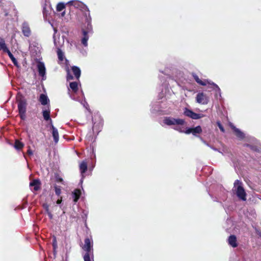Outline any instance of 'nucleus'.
<instances>
[{"label": "nucleus", "instance_id": "1", "mask_svg": "<svg viewBox=\"0 0 261 261\" xmlns=\"http://www.w3.org/2000/svg\"><path fill=\"white\" fill-rule=\"evenodd\" d=\"M85 24L82 28L81 43L84 46L87 47L89 36L93 33L90 15H87L85 14Z\"/></svg>", "mask_w": 261, "mask_h": 261}, {"label": "nucleus", "instance_id": "2", "mask_svg": "<svg viewBox=\"0 0 261 261\" xmlns=\"http://www.w3.org/2000/svg\"><path fill=\"white\" fill-rule=\"evenodd\" d=\"M83 247V249L86 251L83 256L84 261H94L92 242L89 238H87L85 239Z\"/></svg>", "mask_w": 261, "mask_h": 261}, {"label": "nucleus", "instance_id": "3", "mask_svg": "<svg viewBox=\"0 0 261 261\" xmlns=\"http://www.w3.org/2000/svg\"><path fill=\"white\" fill-rule=\"evenodd\" d=\"M164 124L172 126L174 129V127H179L185 124V120L183 119L175 118L171 116L165 117L163 120Z\"/></svg>", "mask_w": 261, "mask_h": 261}, {"label": "nucleus", "instance_id": "4", "mask_svg": "<svg viewBox=\"0 0 261 261\" xmlns=\"http://www.w3.org/2000/svg\"><path fill=\"white\" fill-rule=\"evenodd\" d=\"M233 190L235 191L237 197L242 201L246 200V193L243 187V183L237 179L233 184Z\"/></svg>", "mask_w": 261, "mask_h": 261}, {"label": "nucleus", "instance_id": "5", "mask_svg": "<svg viewBox=\"0 0 261 261\" xmlns=\"http://www.w3.org/2000/svg\"><path fill=\"white\" fill-rule=\"evenodd\" d=\"M92 122L93 133L97 135L103 126V120L100 115L98 114H95L92 117Z\"/></svg>", "mask_w": 261, "mask_h": 261}, {"label": "nucleus", "instance_id": "6", "mask_svg": "<svg viewBox=\"0 0 261 261\" xmlns=\"http://www.w3.org/2000/svg\"><path fill=\"white\" fill-rule=\"evenodd\" d=\"M67 5L71 6L74 7L75 8L79 9L81 11L84 12V15L85 17V14L87 15L90 14V11L87 6L82 2L78 0H71L66 3Z\"/></svg>", "mask_w": 261, "mask_h": 261}, {"label": "nucleus", "instance_id": "7", "mask_svg": "<svg viewBox=\"0 0 261 261\" xmlns=\"http://www.w3.org/2000/svg\"><path fill=\"white\" fill-rule=\"evenodd\" d=\"M174 129L177 130L181 133H185L186 134H192L195 137H199L200 139V137L198 136L199 134L202 133L201 127L199 125L194 127H187L185 130H183L180 127H176L174 128Z\"/></svg>", "mask_w": 261, "mask_h": 261}, {"label": "nucleus", "instance_id": "8", "mask_svg": "<svg viewBox=\"0 0 261 261\" xmlns=\"http://www.w3.org/2000/svg\"><path fill=\"white\" fill-rule=\"evenodd\" d=\"M17 102L20 117L22 120H24L26 118L25 113L27 105V100L24 97H21L17 99Z\"/></svg>", "mask_w": 261, "mask_h": 261}, {"label": "nucleus", "instance_id": "9", "mask_svg": "<svg viewBox=\"0 0 261 261\" xmlns=\"http://www.w3.org/2000/svg\"><path fill=\"white\" fill-rule=\"evenodd\" d=\"M184 114L186 116L195 120L200 119L204 116V115L202 114L196 113L191 110H190L187 108H185L184 109Z\"/></svg>", "mask_w": 261, "mask_h": 261}, {"label": "nucleus", "instance_id": "10", "mask_svg": "<svg viewBox=\"0 0 261 261\" xmlns=\"http://www.w3.org/2000/svg\"><path fill=\"white\" fill-rule=\"evenodd\" d=\"M208 84H209V88L212 89L215 92V97L217 99H220L222 98L221 91L219 86L210 81H207Z\"/></svg>", "mask_w": 261, "mask_h": 261}, {"label": "nucleus", "instance_id": "11", "mask_svg": "<svg viewBox=\"0 0 261 261\" xmlns=\"http://www.w3.org/2000/svg\"><path fill=\"white\" fill-rule=\"evenodd\" d=\"M37 68L39 75L42 77V80H45L46 76V68L44 63L42 62L38 61L37 63Z\"/></svg>", "mask_w": 261, "mask_h": 261}, {"label": "nucleus", "instance_id": "12", "mask_svg": "<svg viewBox=\"0 0 261 261\" xmlns=\"http://www.w3.org/2000/svg\"><path fill=\"white\" fill-rule=\"evenodd\" d=\"M196 102L202 105H206L208 102V98L202 92L198 93L196 97Z\"/></svg>", "mask_w": 261, "mask_h": 261}, {"label": "nucleus", "instance_id": "13", "mask_svg": "<svg viewBox=\"0 0 261 261\" xmlns=\"http://www.w3.org/2000/svg\"><path fill=\"white\" fill-rule=\"evenodd\" d=\"M21 31L23 35L27 37H29L31 35V31L29 23L24 21L22 23L21 25Z\"/></svg>", "mask_w": 261, "mask_h": 261}, {"label": "nucleus", "instance_id": "14", "mask_svg": "<svg viewBox=\"0 0 261 261\" xmlns=\"http://www.w3.org/2000/svg\"><path fill=\"white\" fill-rule=\"evenodd\" d=\"M230 126L231 128L233 129L236 136L239 140H242L245 138V134L240 129L237 128L232 124H231Z\"/></svg>", "mask_w": 261, "mask_h": 261}, {"label": "nucleus", "instance_id": "15", "mask_svg": "<svg viewBox=\"0 0 261 261\" xmlns=\"http://www.w3.org/2000/svg\"><path fill=\"white\" fill-rule=\"evenodd\" d=\"M160 71L163 74H164V75L165 76H163L162 75H160L159 79L161 82H162V86L163 87L165 88V92L166 93L167 90H169L168 88V84L166 83V79L167 78L168 76V74L166 72H164L163 71L160 70Z\"/></svg>", "mask_w": 261, "mask_h": 261}, {"label": "nucleus", "instance_id": "16", "mask_svg": "<svg viewBox=\"0 0 261 261\" xmlns=\"http://www.w3.org/2000/svg\"><path fill=\"white\" fill-rule=\"evenodd\" d=\"M228 244L233 248H236L238 246L237 237L235 235H230L227 240Z\"/></svg>", "mask_w": 261, "mask_h": 261}, {"label": "nucleus", "instance_id": "17", "mask_svg": "<svg viewBox=\"0 0 261 261\" xmlns=\"http://www.w3.org/2000/svg\"><path fill=\"white\" fill-rule=\"evenodd\" d=\"M50 127L52 129L51 134L54 138V141L55 143L56 144L58 142L59 138L58 130L57 128H56L53 124H50Z\"/></svg>", "mask_w": 261, "mask_h": 261}, {"label": "nucleus", "instance_id": "18", "mask_svg": "<svg viewBox=\"0 0 261 261\" xmlns=\"http://www.w3.org/2000/svg\"><path fill=\"white\" fill-rule=\"evenodd\" d=\"M54 44L57 47V55H58V58L60 61H63L64 60V53L62 51V50L60 48H59V47H58V46L57 45V42H56V39L55 38V36H54Z\"/></svg>", "mask_w": 261, "mask_h": 261}, {"label": "nucleus", "instance_id": "19", "mask_svg": "<svg viewBox=\"0 0 261 261\" xmlns=\"http://www.w3.org/2000/svg\"><path fill=\"white\" fill-rule=\"evenodd\" d=\"M71 70L77 80H79L81 76V71L80 68L76 66H73L71 67Z\"/></svg>", "mask_w": 261, "mask_h": 261}, {"label": "nucleus", "instance_id": "20", "mask_svg": "<svg viewBox=\"0 0 261 261\" xmlns=\"http://www.w3.org/2000/svg\"><path fill=\"white\" fill-rule=\"evenodd\" d=\"M42 115L45 120H49L50 121V124H53L52 120L50 117V110L49 108H48V109L43 110L42 111Z\"/></svg>", "mask_w": 261, "mask_h": 261}, {"label": "nucleus", "instance_id": "21", "mask_svg": "<svg viewBox=\"0 0 261 261\" xmlns=\"http://www.w3.org/2000/svg\"><path fill=\"white\" fill-rule=\"evenodd\" d=\"M49 99L46 95H45L44 94H40V98H39V101L40 102L41 105H42L43 106L46 105L48 103V102H49Z\"/></svg>", "mask_w": 261, "mask_h": 261}, {"label": "nucleus", "instance_id": "22", "mask_svg": "<svg viewBox=\"0 0 261 261\" xmlns=\"http://www.w3.org/2000/svg\"><path fill=\"white\" fill-rule=\"evenodd\" d=\"M81 192L79 189H75L72 193L73 201L76 202L78 201L80 197Z\"/></svg>", "mask_w": 261, "mask_h": 261}, {"label": "nucleus", "instance_id": "23", "mask_svg": "<svg viewBox=\"0 0 261 261\" xmlns=\"http://www.w3.org/2000/svg\"><path fill=\"white\" fill-rule=\"evenodd\" d=\"M193 76L194 77V79L195 80V81L200 85L205 86V85H206L207 84H208V83L207 82V81H208L207 80H204L203 81L201 80L199 78L198 76L197 75H196V74H193Z\"/></svg>", "mask_w": 261, "mask_h": 261}, {"label": "nucleus", "instance_id": "24", "mask_svg": "<svg viewBox=\"0 0 261 261\" xmlns=\"http://www.w3.org/2000/svg\"><path fill=\"white\" fill-rule=\"evenodd\" d=\"M40 181L38 179H35L30 183V187H33L35 191H38L39 189Z\"/></svg>", "mask_w": 261, "mask_h": 261}, {"label": "nucleus", "instance_id": "25", "mask_svg": "<svg viewBox=\"0 0 261 261\" xmlns=\"http://www.w3.org/2000/svg\"><path fill=\"white\" fill-rule=\"evenodd\" d=\"M1 49H2L5 53L9 50L6 44L4 39L1 37H0V50Z\"/></svg>", "mask_w": 261, "mask_h": 261}, {"label": "nucleus", "instance_id": "26", "mask_svg": "<svg viewBox=\"0 0 261 261\" xmlns=\"http://www.w3.org/2000/svg\"><path fill=\"white\" fill-rule=\"evenodd\" d=\"M80 169L82 174H83L87 170V164L85 161H83L80 165ZM83 176V175H82Z\"/></svg>", "mask_w": 261, "mask_h": 261}, {"label": "nucleus", "instance_id": "27", "mask_svg": "<svg viewBox=\"0 0 261 261\" xmlns=\"http://www.w3.org/2000/svg\"><path fill=\"white\" fill-rule=\"evenodd\" d=\"M69 86L70 89L74 93H76L78 90V84L76 82H70L69 84Z\"/></svg>", "mask_w": 261, "mask_h": 261}, {"label": "nucleus", "instance_id": "28", "mask_svg": "<svg viewBox=\"0 0 261 261\" xmlns=\"http://www.w3.org/2000/svg\"><path fill=\"white\" fill-rule=\"evenodd\" d=\"M5 53H7L9 56V57H10V58L11 59V61H12L13 63L15 65H17V60L15 59V58L14 57V56L13 55V54L11 53V51H10V50L9 49L8 50H7V51H6Z\"/></svg>", "mask_w": 261, "mask_h": 261}, {"label": "nucleus", "instance_id": "29", "mask_svg": "<svg viewBox=\"0 0 261 261\" xmlns=\"http://www.w3.org/2000/svg\"><path fill=\"white\" fill-rule=\"evenodd\" d=\"M23 146L24 144L22 142L17 140L15 142L14 147L16 150H20L23 147Z\"/></svg>", "mask_w": 261, "mask_h": 261}, {"label": "nucleus", "instance_id": "30", "mask_svg": "<svg viewBox=\"0 0 261 261\" xmlns=\"http://www.w3.org/2000/svg\"><path fill=\"white\" fill-rule=\"evenodd\" d=\"M65 8V5L64 3H59L57 5L56 10L58 12L63 11Z\"/></svg>", "mask_w": 261, "mask_h": 261}, {"label": "nucleus", "instance_id": "31", "mask_svg": "<svg viewBox=\"0 0 261 261\" xmlns=\"http://www.w3.org/2000/svg\"><path fill=\"white\" fill-rule=\"evenodd\" d=\"M55 179L57 182H60L63 185H65L63 178L58 173H56L55 175Z\"/></svg>", "mask_w": 261, "mask_h": 261}, {"label": "nucleus", "instance_id": "32", "mask_svg": "<svg viewBox=\"0 0 261 261\" xmlns=\"http://www.w3.org/2000/svg\"><path fill=\"white\" fill-rule=\"evenodd\" d=\"M200 140L204 144H205L206 146H207L209 147H210L213 150H214L215 151H218V152H219L222 153V152L221 151H220L217 148H215V147H213L212 146H211L209 144L206 143V142L205 141H204L202 138H200Z\"/></svg>", "mask_w": 261, "mask_h": 261}, {"label": "nucleus", "instance_id": "33", "mask_svg": "<svg viewBox=\"0 0 261 261\" xmlns=\"http://www.w3.org/2000/svg\"><path fill=\"white\" fill-rule=\"evenodd\" d=\"M160 107H159V102H156V107L154 108L152 107L150 110L152 113H155V112L160 111Z\"/></svg>", "mask_w": 261, "mask_h": 261}, {"label": "nucleus", "instance_id": "34", "mask_svg": "<svg viewBox=\"0 0 261 261\" xmlns=\"http://www.w3.org/2000/svg\"><path fill=\"white\" fill-rule=\"evenodd\" d=\"M88 212L86 210H83L82 215V218L83 220L85 221V223H86L87 217H88Z\"/></svg>", "mask_w": 261, "mask_h": 261}, {"label": "nucleus", "instance_id": "35", "mask_svg": "<svg viewBox=\"0 0 261 261\" xmlns=\"http://www.w3.org/2000/svg\"><path fill=\"white\" fill-rule=\"evenodd\" d=\"M247 146H248L251 150H252L254 151H256V152L259 151V148L256 145L247 144Z\"/></svg>", "mask_w": 261, "mask_h": 261}, {"label": "nucleus", "instance_id": "36", "mask_svg": "<svg viewBox=\"0 0 261 261\" xmlns=\"http://www.w3.org/2000/svg\"><path fill=\"white\" fill-rule=\"evenodd\" d=\"M79 102L83 106V107L84 108H85L87 110H89V105L86 102L85 97H84V99L83 100H80Z\"/></svg>", "mask_w": 261, "mask_h": 261}, {"label": "nucleus", "instance_id": "37", "mask_svg": "<svg viewBox=\"0 0 261 261\" xmlns=\"http://www.w3.org/2000/svg\"><path fill=\"white\" fill-rule=\"evenodd\" d=\"M55 193L57 196H59L61 193V190L59 186L55 185L54 186Z\"/></svg>", "mask_w": 261, "mask_h": 261}, {"label": "nucleus", "instance_id": "38", "mask_svg": "<svg viewBox=\"0 0 261 261\" xmlns=\"http://www.w3.org/2000/svg\"><path fill=\"white\" fill-rule=\"evenodd\" d=\"M66 79L67 81L72 80L73 79V76L72 75V74L70 73L69 70H67V76Z\"/></svg>", "mask_w": 261, "mask_h": 261}, {"label": "nucleus", "instance_id": "39", "mask_svg": "<svg viewBox=\"0 0 261 261\" xmlns=\"http://www.w3.org/2000/svg\"><path fill=\"white\" fill-rule=\"evenodd\" d=\"M53 247L54 251L57 248V240H56V237H54V239H53Z\"/></svg>", "mask_w": 261, "mask_h": 261}, {"label": "nucleus", "instance_id": "40", "mask_svg": "<svg viewBox=\"0 0 261 261\" xmlns=\"http://www.w3.org/2000/svg\"><path fill=\"white\" fill-rule=\"evenodd\" d=\"M217 125L220 130L222 132H224V128L220 122H217Z\"/></svg>", "mask_w": 261, "mask_h": 261}, {"label": "nucleus", "instance_id": "41", "mask_svg": "<svg viewBox=\"0 0 261 261\" xmlns=\"http://www.w3.org/2000/svg\"><path fill=\"white\" fill-rule=\"evenodd\" d=\"M43 208L45 209V212L48 213V212H50L49 210V206L47 203H44L43 205Z\"/></svg>", "mask_w": 261, "mask_h": 261}, {"label": "nucleus", "instance_id": "42", "mask_svg": "<svg viewBox=\"0 0 261 261\" xmlns=\"http://www.w3.org/2000/svg\"><path fill=\"white\" fill-rule=\"evenodd\" d=\"M70 97H71V98L72 99H73L74 100L80 101V99L79 98H77V97H76L74 94L70 95Z\"/></svg>", "mask_w": 261, "mask_h": 261}, {"label": "nucleus", "instance_id": "43", "mask_svg": "<svg viewBox=\"0 0 261 261\" xmlns=\"http://www.w3.org/2000/svg\"><path fill=\"white\" fill-rule=\"evenodd\" d=\"M164 96L166 97V94H164V91H163V90H162L161 93L160 94V97L161 99H162L164 98Z\"/></svg>", "mask_w": 261, "mask_h": 261}, {"label": "nucleus", "instance_id": "44", "mask_svg": "<svg viewBox=\"0 0 261 261\" xmlns=\"http://www.w3.org/2000/svg\"><path fill=\"white\" fill-rule=\"evenodd\" d=\"M27 153L29 155H32L33 154V152L32 150L31 149L30 147H29Z\"/></svg>", "mask_w": 261, "mask_h": 261}, {"label": "nucleus", "instance_id": "45", "mask_svg": "<svg viewBox=\"0 0 261 261\" xmlns=\"http://www.w3.org/2000/svg\"><path fill=\"white\" fill-rule=\"evenodd\" d=\"M47 215L49 217V219H52L53 218V215H52L51 212H48V213H47Z\"/></svg>", "mask_w": 261, "mask_h": 261}, {"label": "nucleus", "instance_id": "46", "mask_svg": "<svg viewBox=\"0 0 261 261\" xmlns=\"http://www.w3.org/2000/svg\"><path fill=\"white\" fill-rule=\"evenodd\" d=\"M62 202V199H58L57 201V204H60Z\"/></svg>", "mask_w": 261, "mask_h": 261}, {"label": "nucleus", "instance_id": "47", "mask_svg": "<svg viewBox=\"0 0 261 261\" xmlns=\"http://www.w3.org/2000/svg\"><path fill=\"white\" fill-rule=\"evenodd\" d=\"M65 14V11H63V12H62L61 13V16H62V17L64 16Z\"/></svg>", "mask_w": 261, "mask_h": 261}, {"label": "nucleus", "instance_id": "48", "mask_svg": "<svg viewBox=\"0 0 261 261\" xmlns=\"http://www.w3.org/2000/svg\"><path fill=\"white\" fill-rule=\"evenodd\" d=\"M251 139L252 141H256V140L254 138H251Z\"/></svg>", "mask_w": 261, "mask_h": 261}, {"label": "nucleus", "instance_id": "49", "mask_svg": "<svg viewBox=\"0 0 261 261\" xmlns=\"http://www.w3.org/2000/svg\"><path fill=\"white\" fill-rule=\"evenodd\" d=\"M81 93H82V96H83V97H84V92H83V91L82 90L81 91Z\"/></svg>", "mask_w": 261, "mask_h": 261}, {"label": "nucleus", "instance_id": "50", "mask_svg": "<svg viewBox=\"0 0 261 261\" xmlns=\"http://www.w3.org/2000/svg\"><path fill=\"white\" fill-rule=\"evenodd\" d=\"M259 237H260V238H261V233H260L259 234Z\"/></svg>", "mask_w": 261, "mask_h": 261}, {"label": "nucleus", "instance_id": "51", "mask_svg": "<svg viewBox=\"0 0 261 261\" xmlns=\"http://www.w3.org/2000/svg\"><path fill=\"white\" fill-rule=\"evenodd\" d=\"M83 182V179H82L81 180V182Z\"/></svg>", "mask_w": 261, "mask_h": 261}]
</instances>
